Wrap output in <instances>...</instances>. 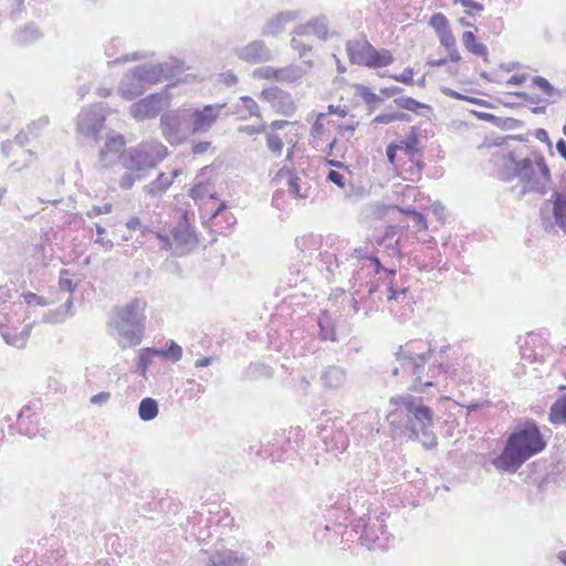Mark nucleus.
<instances>
[{
    "label": "nucleus",
    "mask_w": 566,
    "mask_h": 566,
    "mask_svg": "<svg viewBox=\"0 0 566 566\" xmlns=\"http://www.w3.org/2000/svg\"><path fill=\"white\" fill-rule=\"evenodd\" d=\"M296 17L297 15L294 11L279 12L266 21L262 28L261 34L263 36L277 35L279 33L283 32L285 24L295 20Z\"/></svg>",
    "instance_id": "20"
},
{
    "label": "nucleus",
    "mask_w": 566,
    "mask_h": 566,
    "mask_svg": "<svg viewBox=\"0 0 566 566\" xmlns=\"http://www.w3.org/2000/svg\"><path fill=\"white\" fill-rule=\"evenodd\" d=\"M368 300L364 292L360 289H357L353 292L352 298H350V307L354 312V314H357L360 310V304L367 305Z\"/></svg>",
    "instance_id": "53"
},
{
    "label": "nucleus",
    "mask_w": 566,
    "mask_h": 566,
    "mask_svg": "<svg viewBox=\"0 0 566 566\" xmlns=\"http://www.w3.org/2000/svg\"><path fill=\"white\" fill-rule=\"evenodd\" d=\"M400 150L408 156L409 159L413 157H423V148L420 146L419 127L411 126L407 137L399 143Z\"/></svg>",
    "instance_id": "21"
},
{
    "label": "nucleus",
    "mask_w": 566,
    "mask_h": 566,
    "mask_svg": "<svg viewBox=\"0 0 566 566\" xmlns=\"http://www.w3.org/2000/svg\"><path fill=\"white\" fill-rule=\"evenodd\" d=\"M284 92L285 91L281 90L277 86H272V87L263 88L261 92V97L264 101L271 103V105L273 107L274 104L276 103V101L282 98Z\"/></svg>",
    "instance_id": "49"
},
{
    "label": "nucleus",
    "mask_w": 566,
    "mask_h": 566,
    "mask_svg": "<svg viewBox=\"0 0 566 566\" xmlns=\"http://www.w3.org/2000/svg\"><path fill=\"white\" fill-rule=\"evenodd\" d=\"M462 43L471 54L482 57L484 62H489L488 46L484 43L478 41L473 31H464L462 33Z\"/></svg>",
    "instance_id": "27"
},
{
    "label": "nucleus",
    "mask_w": 566,
    "mask_h": 566,
    "mask_svg": "<svg viewBox=\"0 0 566 566\" xmlns=\"http://www.w3.org/2000/svg\"><path fill=\"white\" fill-rule=\"evenodd\" d=\"M310 189L306 188V190L304 192H302V187H301V178L296 175H293L291 176V178L287 179V190L290 192V195H292L295 199H305L308 197V193H307V190Z\"/></svg>",
    "instance_id": "45"
},
{
    "label": "nucleus",
    "mask_w": 566,
    "mask_h": 566,
    "mask_svg": "<svg viewBox=\"0 0 566 566\" xmlns=\"http://www.w3.org/2000/svg\"><path fill=\"white\" fill-rule=\"evenodd\" d=\"M177 72L179 67L168 63H145L130 69L134 80L140 81L145 86L160 83L163 80L171 81Z\"/></svg>",
    "instance_id": "8"
},
{
    "label": "nucleus",
    "mask_w": 566,
    "mask_h": 566,
    "mask_svg": "<svg viewBox=\"0 0 566 566\" xmlns=\"http://www.w3.org/2000/svg\"><path fill=\"white\" fill-rule=\"evenodd\" d=\"M191 145V153L195 156L202 155L212 147V143L209 140H189Z\"/></svg>",
    "instance_id": "57"
},
{
    "label": "nucleus",
    "mask_w": 566,
    "mask_h": 566,
    "mask_svg": "<svg viewBox=\"0 0 566 566\" xmlns=\"http://www.w3.org/2000/svg\"><path fill=\"white\" fill-rule=\"evenodd\" d=\"M389 403L396 407L387 416L390 426L410 440H417L416 427L433 424V410L424 403L422 396L410 392L396 395L389 399Z\"/></svg>",
    "instance_id": "2"
},
{
    "label": "nucleus",
    "mask_w": 566,
    "mask_h": 566,
    "mask_svg": "<svg viewBox=\"0 0 566 566\" xmlns=\"http://www.w3.org/2000/svg\"><path fill=\"white\" fill-rule=\"evenodd\" d=\"M368 49V60L366 63V67L369 69H380L388 66L394 63L395 57L391 52L387 49L377 50L374 45Z\"/></svg>",
    "instance_id": "26"
},
{
    "label": "nucleus",
    "mask_w": 566,
    "mask_h": 566,
    "mask_svg": "<svg viewBox=\"0 0 566 566\" xmlns=\"http://www.w3.org/2000/svg\"><path fill=\"white\" fill-rule=\"evenodd\" d=\"M352 256L360 262V270L374 269V273H378L381 270V259L368 247L355 248L352 252Z\"/></svg>",
    "instance_id": "24"
},
{
    "label": "nucleus",
    "mask_w": 566,
    "mask_h": 566,
    "mask_svg": "<svg viewBox=\"0 0 566 566\" xmlns=\"http://www.w3.org/2000/svg\"><path fill=\"white\" fill-rule=\"evenodd\" d=\"M367 276L369 277L367 282L361 283L359 289L364 292L366 297H371L376 295L380 291V281L377 276H374V269L368 270Z\"/></svg>",
    "instance_id": "43"
},
{
    "label": "nucleus",
    "mask_w": 566,
    "mask_h": 566,
    "mask_svg": "<svg viewBox=\"0 0 566 566\" xmlns=\"http://www.w3.org/2000/svg\"><path fill=\"white\" fill-rule=\"evenodd\" d=\"M370 526V516L365 514L356 521L353 530L356 533H360V535H364V531H368Z\"/></svg>",
    "instance_id": "64"
},
{
    "label": "nucleus",
    "mask_w": 566,
    "mask_h": 566,
    "mask_svg": "<svg viewBox=\"0 0 566 566\" xmlns=\"http://www.w3.org/2000/svg\"><path fill=\"white\" fill-rule=\"evenodd\" d=\"M69 271L67 270H62L61 271V276H60V280H59V286H60V290L63 291V292H69L70 294H72L76 286H77V283H74L73 280L71 279H67V277H63L64 274H67Z\"/></svg>",
    "instance_id": "58"
},
{
    "label": "nucleus",
    "mask_w": 566,
    "mask_h": 566,
    "mask_svg": "<svg viewBox=\"0 0 566 566\" xmlns=\"http://www.w3.org/2000/svg\"><path fill=\"white\" fill-rule=\"evenodd\" d=\"M310 29L321 40H326L328 34L327 20L325 17L314 18L308 21Z\"/></svg>",
    "instance_id": "44"
},
{
    "label": "nucleus",
    "mask_w": 566,
    "mask_h": 566,
    "mask_svg": "<svg viewBox=\"0 0 566 566\" xmlns=\"http://www.w3.org/2000/svg\"><path fill=\"white\" fill-rule=\"evenodd\" d=\"M234 54L249 64H261L273 60L272 51L262 40H253L244 46L237 48Z\"/></svg>",
    "instance_id": "13"
},
{
    "label": "nucleus",
    "mask_w": 566,
    "mask_h": 566,
    "mask_svg": "<svg viewBox=\"0 0 566 566\" xmlns=\"http://www.w3.org/2000/svg\"><path fill=\"white\" fill-rule=\"evenodd\" d=\"M146 301L135 297L117 312V331L132 346L138 345L145 331Z\"/></svg>",
    "instance_id": "4"
},
{
    "label": "nucleus",
    "mask_w": 566,
    "mask_h": 566,
    "mask_svg": "<svg viewBox=\"0 0 566 566\" xmlns=\"http://www.w3.org/2000/svg\"><path fill=\"white\" fill-rule=\"evenodd\" d=\"M475 117L480 120L491 123L502 130H514L524 126V122L513 117H500L492 113L473 112Z\"/></svg>",
    "instance_id": "22"
},
{
    "label": "nucleus",
    "mask_w": 566,
    "mask_h": 566,
    "mask_svg": "<svg viewBox=\"0 0 566 566\" xmlns=\"http://www.w3.org/2000/svg\"><path fill=\"white\" fill-rule=\"evenodd\" d=\"M226 104H207L203 107H189L192 135L206 134L218 120Z\"/></svg>",
    "instance_id": "9"
},
{
    "label": "nucleus",
    "mask_w": 566,
    "mask_h": 566,
    "mask_svg": "<svg viewBox=\"0 0 566 566\" xmlns=\"http://www.w3.org/2000/svg\"><path fill=\"white\" fill-rule=\"evenodd\" d=\"M126 144L125 137L119 133L107 136L104 147L99 150V159L104 160L108 153H119Z\"/></svg>",
    "instance_id": "33"
},
{
    "label": "nucleus",
    "mask_w": 566,
    "mask_h": 566,
    "mask_svg": "<svg viewBox=\"0 0 566 566\" xmlns=\"http://www.w3.org/2000/svg\"><path fill=\"white\" fill-rule=\"evenodd\" d=\"M189 196L193 200L203 199L206 196H208V185L205 182L195 184L189 190Z\"/></svg>",
    "instance_id": "56"
},
{
    "label": "nucleus",
    "mask_w": 566,
    "mask_h": 566,
    "mask_svg": "<svg viewBox=\"0 0 566 566\" xmlns=\"http://www.w3.org/2000/svg\"><path fill=\"white\" fill-rule=\"evenodd\" d=\"M163 93H151L132 104L129 114L138 120L155 118L163 111Z\"/></svg>",
    "instance_id": "12"
},
{
    "label": "nucleus",
    "mask_w": 566,
    "mask_h": 566,
    "mask_svg": "<svg viewBox=\"0 0 566 566\" xmlns=\"http://www.w3.org/2000/svg\"><path fill=\"white\" fill-rule=\"evenodd\" d=\"M145 178V174H136L132 170H126L119 179V187L123 190H129L134 187L136 181H140Z\"/></svg>",
    "instance_id": "47"
},
{
    "label": "nucleus",
    "mask_w": 566,
    "mask_h": 566,
    "mask_svg": "<svg viewBox=\"0 0 566 566\" xmlns=\"http://www.w3.org/2000/svg\"><path fill=\"white\" fill-rule=\"evenodd\" d=\"M254 78L273 80L276 82L293 83L302 77V71L295 65L285 67L262 66L253 71Z\"/></svg>",
    "instance_id": "15"
},
{
    "label": "nucleus",
    "mask_w": 566,
    "mask_h": 566,
    "mask_svg": "<svg viewBox=\"0 0 566 566\" xmlns=\"http://www.w3.org/2000/svg\"><path fill=\"white\" fill-rule=\"evenodd\" d=\"M532 86L541 90L547 96L548 99L553 98L551 99V103H554L562 97V93L553 84H551L549 81L544 76H533Z\"/></svg>",
    "instance_id": "37"
},
{
    "label": "nucleus",
    "mask_w": 566,
    "mask_h": 566,
    "mask_svg": "<svg viewBox=\"0 0 566 566\" xmlns=\"http://www.w3.org/2000/svg\"><path fill=\"white\" fill-rule=\"evenodd\" d=\"M24 302L28 305H40L45 306L48 304L46 300L43 296H40L33 292H25L22 294Z\"/></svg>",
    "instance_id": "62"
},
{
    "label": "nucleus",
    "mask_w": 566,
    "mask_h": 566,
    "mask_svg": "<svg viewBox=\"0 0 566 566\" xmlns=\"http://www.w3.org/2000/svg\"><path fill=\"white\" fill-rule=\"evenodd\" d=\"M484 27L494 35H499L504 30V21L501 17H490L485 20Z\"/></svg>",
    "instance_id": "50"
},
{
    "label": "nucleus",
    "mask_w": 566,
    "mask_h": 566,
    "mask_svg": "<svg viewBox=\"0 0 566 566\" xmlns=\"http://www.w3.org/2000/svg\"><path fill=\"white\" fill-rule=\"evenodd\" d=\"M453 3L461 4L463 8H465V13L470 17H473L475 13L484 11L483 3L478 2L475 0H454Z\"/></svg>",
    "instance_id": "48"
},
{
    "label": "nucleus",
    "mask_w": 566,
    "mask_h": 566,
    "mask_svg": "<svg viewBox=\"0 0 566 566\" xmlns=\"http://www.w3.org/2000/svg\"><path fill=\"white\" fill-rule=\"evenodd\" d=\"M266 146L271 151L280 155L283 150L284 143L277 134L269 133L266 134Z\"/></svg>",
    "instance_id": "52"
},
{
    "label": "nucleus",
    "mask_w": 566,
    "mask_h": 566,
    "mask_svg": "<svg viewBox=\"0 0 566 566\" xmlns=\"http://www.w3.org/2000/svg\"><path fill=\"white\" fill-rule=\"evenodd\" d=\"M167 156L168 148L158 140H151L124 149L119 155V163L126 170L146 175Z\"/></svg>",
    "instance_id": "3"
},
{
    "label": "nucleus",
    "mask_w": 566,
    "mask_h": 566,
    "mask_svg": "<svg viewBox=\"0 0 566 566\" xmlns=\"http://www.w3.org/2000/svg\"><path fill=\"white\" fill-rule=\"evenodd\" d=\"M515 175H518V179L523 182V188L520 191V199L528 192L545 196V188L539 184V179L535 176V167L531 158L525 157L516 163Z\"/></svg>",
    "instance_id": "11"
},
{
    "label": "nucleus",
    "mask_w": 566,
    "mask_h": 566,
    "mask_svg": "<svg viewBox=\"0 0 566 566\" xmlns=\"http://www.w3.org/2000/svg\"><path fill=\"white\" fill-rule=\"evenodd\" d=\"M156 352L158 357L174 364L182 358V347L172 339L168 340L165 347H156Z\"/></svg>",
    "instance_id": "35"
},
{
    "label": "nucleus",
    "mask_w": 566,
    "mask_h": 566,
    "mask_svg": "<svg viewBox=\"0 0 566 566\" xmlns=\"http://www.w3.org/2000/svg\"><path fill=\"white\" fill-rule=\"evenodd\" d=\"M546 446L537 422L526 419L509 433L503 449L491 459V464L500 472L515 473L527 460L545 450Z\"/></svg>",
    "instance_id": "1"
},
{
    "label": "nucleus",
    "mask_w": 566,
    "mask_h": 566,
    "mask_svg": "<svg viewBox=\"0 0 566 566\" xmlns=\"http://www.w3.org/2000/svg\"><path fill=\"white\" fill-rule=\"evenodd\" d=\"M373 44L364 38L363 40H349L346 43V52L352 64L366 66L368 60V49Z\"/></svg>",
    "instance_id": "18"
},
{
    "label": "nucleus",
    "mask_w": 566,
    "mask_h": 566,
    "mask_svg": "<svg viewBox=\"0 0 566 566\" xmlns=\"http://www.w3.org/2000/svg\"><path fill=\"white\" fill-rule=\"evenodd\" d=\"M354 88L356 91V95H358L366 104L369 114L375 112L378 104L382 102V98L365 84H354Z\"/></svg>",
    "instance_id": "31"
},
{
    "label": "nucleus",
    "mask_w": 566,
    "mask_h": 566,
    "mask_svg": "<svg viewBox=\"0 0 566 566\" xmlns=\"http://www.w3.org/2000/svg\"><path fill=\"white\" fill-rule=\"evenodd\" d=\"M69 314L70 316L74 315L73 311V298L70 296L63 305L57 307L55 311H52L44 315V322L51 324H59L64 322V315Z\"/></svg>",
    "instance_id": "38"
},
{
    "label": "nucleus",
    "mask_w": 566,
    "mask_h": 566,
    "mask_svg": "<svg viewBox=\"0 0 566 566\" xmlns=\"http://www.w3.org/2000/svg\"><path fill=\"white\" fill-rule=\"evenodd\" d=\"M548 421L554 426L566 427V394L559 396L551 406Z\"/></svg>",
    "instance_id": "30"
},
{
    "label": "nucleus",
    "mask_w": 566,
    "mask_h": 566,
    "mask_svg": "<svg viewBox=\"0 0 566 566\" xmlns=\"http://www.w3.org/2000/svg\"><path fill=\"white\" fill-rule=\"evenodd\" d=\"M154 357H158L156 347H144L138 350L136 371L139 376L146 378Z\"/></svg>",
    "instance_id": "34"
},
{
    "label": "nucleus",
    "mask_w": 566,
    "mask_h": 566,
    "mask_svg": "<svg viewBox=\"0 0 566 566\" xmlns=\"http://www.w3.org/2000/svg\"><path fill=\"white\" fill-rule=\"evenodd\" d=\"M385 515L388 516L389 514L381 513L377 517V522L378 523L371 524L369 530L368 531H364V535L359 536L360 544L366 546L368 549H371V545L374 543H376V541L378 539V532L381 533V534L385 533V530H386V524L384 523L385 522V518H384Z\"/></svg>",
    "instance_id": "29"
},
{
    "label": "nucleus",
    "mask_w": 566,
    "mask_h": 566,
    "mask_svg": "<svg viewBox=\"0 0 566 566\" xmlns=\"http://www.w3.org/2000/svg\"><path fill=\"white\" fill-rule=\"evenodd\" d=\"M158 412V401L151 397H145L138 403V417L145 422L154 420Z\"/></svg>",
    "instance_id": "32"
},
{
    "label": "nucleus",
    "mask_w": 566,
    "mask_h": 566,
    "mask_svg": "<svg viewBox=\"0 0 566 566\" xmlns=\"http://www.w3.org/2000/svg\"><path fill=\"white\" fill-rule=\"evenodd\" d=\"M250 557L232 549L216 551L209 557L207 566H248Z\"/></svg>",
    "instance_id": "17"
},
{
    "label": "nucleus",
    "mask_w": 566,
    "mask_h": 566,
    "mask_svg": "<svg viewBox=\"0 0 566 566\" xmlns=\"http://www.w3.org/2000/svg\"><path fill=\"white\" fill-rule=\"evenodd\" d=\"M403 92V88L397 85L381 87L380 94L385 97H394V103L401 109L415 113L416 115L423 116L428 119L433 116V107L429 104L417 101L411 96H398Z\"/></svg>",
    "instance_id": "10"
},
{
    "label": "nucleus",
    "mask_w": 566,
    "mask_h": 566,
    "mask_svg": "<svg viewBox=\"0 0 566 566\" xmlns=\"http://www.w3.org/2000/svg\"><path fill=\"white\" fill-rule=\"evenodd\" d=\"M171 185V178H168L165 172H159L156 179L144 187V191L147 195L157 196L165 193Z\"/></svg>",
    "instance_id": "36"
},
{
    "label": "nucleus",
    "mask_w": 566,
    "mask_h": 566,
    "mask_svg": "<svg viewBox=\"0 0 566 566\" xmlns=\"http://www.w3.org/2000/svg\"><path fill=\"white\" fill-rule=\"evenodd\" d=\"M145 85L140 81L134 80L133 75L130 74V70L125 74L119 84V93L126 101L136 99L145 92Z\"/></svg>",
    "instance_id": "25"
},
{
    "label": "nucleus",
    "mask_w": 566,
    "mask_h": 566,
    "mask_svg": "<svg viewBox=\"0 0 566 566\" xmlns=\"http://www.w3.org/2000/svg\"><path fill=\"white\" fill-rule=\"evenodd\" d=\"M538 171H539V175H541V177L538 178L539 179V184H542V186H544L545 195L549 190L553 191V189H554L552 187L553 180H552L551 169H549L548 165L547 164H543L541 166V168H538Z\"/></svg>",
    "instance_id": "51"
},
{
    "label": "nucleus",
    "mask_w": 566,
    "mask_h": 566,
    "mask_svg": "<svg viewBox=\"0 0 566 566\" xmlns=\"http://www.w3.org/2000/svg\"><path fill=\"white\" fill-rule=\"evenodd\" d=\"M273 377V369L263 363H251L242 371L241 378L248 381H255L262 378L270 379Z\"/></svg>",
    "instance_id": "28"
},
{
    "label": "nucleus",
    "mask_w": 566,
    "mask_h": 566,
    "mask_svg": "<svg viewBox=\"0 0 566 566\" xmlns=\"http://www.w3.org/2000/svg\"><path fill=\"white\" fill-rule=\"evenodd\" d=\"M510 95L512 96H515L517 98H521V99H524L531 104H539L541 102H545V103H551V99L548 98H542L539 95L537 94H528L527 92H524V91H515V92H511L509 93Z\"/></svg>",
    "instance_id": "55"
},
{
    "label": "nucleus",
    "mask_w": 566,
    "mask_h": 566,
    "mask_svg": "<svg viewBox=\"0 0 566 566\" xmlns=\"http://www.w3.org/2000/svg\"><path fill=\"white\" fill-rule=\"evenodd\" d=\"M539 223L546 233L560 230L566 234V192L553 189L551 198L539 207Z\"/></svg>",
    "instance_id": "6"
},
{
    "label": "nucleus",
    "mask_w": 566,
    "mask_h": 566,
    "mask_svg": "<svg viewBox=\"0 0 566 566\" xmlns=\"http://www.w3.org/2000/svg\"><path fill=\"white\" fill-rule=\"evenodd\" d=\"M105 120L106 117L101 111L88 109L78 114L76 128L83 136L97 139Z\"/></svg>",
    "instance_id": "14"
},
{
    "label": "nucleus",
    "mask_w": 566,
    "mask_h": 566,
    "mask_svg": "<svg viewBox=\"0 0 566 566\" xmlns=\"http://www.w3.org/2000/svg\"><path fill=\"white\" fill-rule=\"evenodd\" d=\"M161 135L171 146L186 143L192 135L189 107L169 109L161 114L159 124Z\"/></svg>",
    "instance_id": "5"
},
{
    "label": "nucleus",
    "mask_w": 566,
    "mask_h": 566,
    "mask_svg": "<svg viewBox=\"0 0 566 566\" xmlns=\"http://www.w3.org/2000/svg\"><path fill=\"white\" fill-rule=\"evenodd\" d=\"M440 44L446 49V51L453 49L457 46L455 36L452 33V30L444 32L442 34L437 35Z\"/></svg>",
    "instance_id": "60"
},
{
    "label": "nucleus",
    "mask_w": 566,
    "mask_h": 566,
    "mask_svg": "<svg viewBox=\"0 0 566 566\" xmlns=\"http://www.w3.org/2000/svg\"><path fill=\"white\" fill-rule=\"evenodd\" d=\"M273 109L284 116L293 115L296 106L293 102L292 95L285 91L282 98L277 99L274 104Z\"/></svg>",
    "instance_id": "41"
},
{
    "label": "nucleus",
    "mask_w": 566,
    "mask_h": 566,
    "mask_svg": "<svg viewBox=\"0 0 566 566\" xmlns=\"http://www.w3.org/2000/svg\"><path fill=\"white\" fill-rule=\"evenodd\" d=\"M434 349L431 342L427 343V349L421 352L419 355H413L409 348L406 352L397 350L394 356L396 361L400 365L401 374L411 376L412 384L408 387V390H420L421 378L426 370V364L432 357Z\"/></svg>",
    "instance_id": "7"
},
{
    "label": "nucleus",
    "mask_w": 566,
    "mask_h": 566,
    "mask_svg": "<svg viewBox=\"0 0 566 566\" xmlns=\"http://www.w3.org/2000/svg\"><path fill=\"white\" fill-rule=\"evenodd\" d=\"M381 270L378 273H374V276L380 281V286H385L386 291L394 289L397 281V270L395 266H385L381 262Z\"/></svg>",
    "instance_id": "39"
},
{
    "label": "nucleus",
    "mask_w": 566,
    "mask_h": 566,
    "mask_svg": "<svg viewBox=\"0 0 566 566\" xmlns=\"http://www.w3.org/2000/svg\"><path fill=\"white\" fill-rule=\"evenodd\" d=\"M317 324L319 327L318 337L321 340H337L335 326L332 324L331 318L328 316L319 317Z\"/></svg>",
    "instance_id": "40"
},
{
    "label": "nucleus",
    "mask_w": 566,
    "mask_h": 566,
    "mask_svg": "<svg viewBox=\"0 0 566 566\" xmlns=\"http://www.w3.org/2000/svg\"><path fill=\"white\" fill-rule=\"evenodd\" d=\"M500 179L504 182H511L515 178H518V175H515V166L504 164L503 168L499 171Z\"/></svg>",
    "instance_id": "61"
},
{
    "label": "nucleus",
    "mask_w": 566,
    "mask_h": 566,
    "mask_svg": "<svg viewBox=\"0 0 566 566\" xmlns=\"http://www.w3.org/2000/svg\"><path fill=\"white\" fill-rule=\"evenodd\" d=\"M429 25L436 34H442L451 30L448 18L442 12H436L430 17Z\"/></svg>",
    "instance_id": "42"
},
{
    "label": "nucleus",
    "mask_w": 566,
    "mask_h": 566,
    "mask_svg": "<svg viewBox=\"0 0 566 566\" xmlns=\"http://www.w3.org/2000/svg\"><path fill=\"white\" fill-rule=\"evenodd\" d=\"M43 36V33L34 22H28L23 27L15 29L11 35V41L18 46L30 45Z\"/></svg>",
    "instance_id": "19"
},
{
    "label": "nucleus",
    "mask_w": 566,
    "mask_h": 566,
    "mask_svg": "<svg viewBox=\"0 0 566 566\" xmlns=\"http://www.w3.org/2000/svg\"><path fill=\"white\" fill-rule=\"evenodd\" d=\"M241 102L251 116L261 117V114L259 113V105L252 97L244 95L241 97Z\"/></svg>",
    "instance_id": "59"
},
{
    "label": "nucleus",
    "mask_w": 566,
    "mask_h": 566,
    "mask_svg": "<svg viewBox=\"0 0 566 566\" xmlns=\"http://www.w3.org/2000/svg\"><path fill=\"white\" fill-rule=\"evenodd\" d=\"M413 75H415L413 67L407 66L402 71V73H400V74H392V75H390V77L394 81L402 83L405 85H412V84H415Z\"/></svg>",
    "instance_id": "54"
},
{
    "label": "nucleus",
    "mask_w": 566,
    "mask_h": 566,
    "mask_svg": "<svg viewBox=\"0 0 566 566\" xmlns=\"http://www.w3.org/2000/svg\"><path fill=\"white\" fill-rule=\"evenodd\" d=\"M113 210V205L109 202L104 203L103 206H93L91 210L86 212L88 218H94L99 214L111 213Z\"/></svg>",
    "instance_id": "63"
},
{
    "label": "nucleus",
    "mask_w": 566,
    "mask_h": 566,
    "mask_svg": "<svg viewBox=\"0 0 566 566\" xmlns=\"http://www.w3.org/2000/svg\"><path fill=\"white\" fill-rule=\"evenodd\" d=\"M432 426L433 424H428V426L426 424L424 428L416 427L417 440L419 439V434L421 432L424 438V440L422 441V444L428 450L436 448L438 444L437 437L434 436V433L432 432V429H431Z\"/></svg>",
    "instance_id": "46"
},
{
    "label": "nucleus",
    "mask_w": 566,
    "mask_h": 566,
    "mask_svg": "<svg viewBox=\"0 0 566 566\" xmlns=\"http://www.w3.org/2000/svg\"><path fill=\"white\" fill-rule=\"evenodd\" d=\"M346 381V371L343 367L331 365L321 374V382L326 389H337Z\"/></svg>",
    "instance_id": "23"
},
{
    "label": "nucleus",
    "mask_w": 566,
    "mask_h": 566,
    "mask_svg": "<svg viewBox=\"0 0 566 566\" xmlns=\"http://www.w3.org/2000/svg\"><path fill=\"white\" fill-rule=\"evenodd\" d=\"M170 233L178 248L181 249V254L198 244L196 228L185 217L172 228Z\"/></svg>",
    "instance_id": "16"
}]
</instances>
